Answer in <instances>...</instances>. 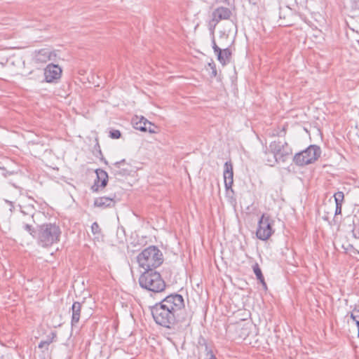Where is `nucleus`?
<instances>
[{
	"label": "nucleus",
	"mask_w": 359,
	"mask_h": 359,
	"mask_svg": "<svg viewBox=\"0 0 359 359\" xmlns=\"http://www.w3.org/2000/svg\"><path fill=\"white\" fill-rule=\"evenodd\" d=\"M125 162H126L125 159H123L120 161H117V162L114 163L113 164V165L121 166L123 163H125Z\"/></svg>",
	"instance_id": "e433bc0d"
},
{
	"label": "nucleus",
	"mask_w": 359,
	"mask_h": 359,
	"mask_svg": "<svg viewBox=\"0 0 359 359\" xmlns=\"http://www.w3.org/2000/svg\"><path fill=\"white\" fill-rule=\"evenodd\" d=\"M350 316L354 321H355V324H356V326L358 328V337L359 338V320L357 319L358 317H359V316Z\"/></svg>",
	"instance_id": "72a5a7b5"
},
{
	"label": "nucleus",
	"mask_w": 359,
	"mask_h": 359,
	"mask_svg": "<svg viewBox=\"0 0 359 359\" xmlns=\"http://www.w3.org/2000/svg\"><path fill=\"white\" fill-rule=\"evenodd\" d=\"M116 194H111L109 196H102L95 199L94 205L102 209L112 208L115 205Z\"/></svg>",
	"instance_id": "9b49d317"
},
{
	"label": "nucleus",
	"mask_w": 359,
	"mask_h": 359,
	"mask_svg": "<svg viewBox=\"0 0 359 359\" xmlns=\"http://www.w3.org/2000/svg\"><path fill=\"white\" fill-rule=\"evenodd\" d=\"M319 147L310 145L305 150L296 154L293 157V162L299 166L309 165L315 162L320 156Z\"/></svg>",
	"instance_id": "423d86ee"
},
{
	"label": "nucleus",
	"mask_w": 359,
	"mask_h": 359,
	"mask_svg": "<svg viewBox=\"0 0 359 359\" xmlns=\"http://www.w3.org/2000/svg\"><path fill=\"white\" fill-rule=\"evenodd\" d=\"M55 55L48 48L39 50L35 55V60L38 63H46L52 60Z\"/></svg>",
	"instance_id": "2eb2a0df"
},
{
	"label": "nucleus",
	"mask_w": 359,
	"mask_h": 359,
	"mask_svg": "<svg viewBox=\"0 0 359 359\" xmlns=\"http://www.w3.org/2000/svg\"><path fill=\"white\" fill-rule=\"evenodd\" d=\"M198 344L202 347H204L205 351L211 348L208 346L207 340L201 335L199 337L198 339Z\"/></svg>",
	"instance_id": "5701e85b"
},
{
	"label": "nucleus",
	"mask_w": 359,
	"mask_h": 359,
	"mask_svg": "<svg viewBox=\"0 0 359 359\" xmlns=\"http://www.w3.org/2000/svg\"><path fill=\"white\" fill-rule=\"evenodd\" d=\"M331 216H332V214L330 215L329 212H327L325 215L323 216V219L327 222H329V224H332L331 222H330V218H331Z\"/></svg>",
	"instance_id": "c9c22d12"
},
{
	"label": "nucleus",
	"mask_w": 359,
	"mask_h": 359,
	"mask_svg": "<svg viewBox=\"0 0 359 359\" xmlns=\"http://www.w3.org/2000/svg\"><path fill=\"white\" fill-rule=\"evenodd\" d=\"M48 342H46L44 340H42L40 341V343L39 344V346L38 347L39 348H45L46 350H48Z\"/></svg>",
	"instance_id": "c756f323"
},
{
	"label": "nucleus",
	"mask_w": 359,
	"mask_h": 359,
	"mask_svg": "<svg viewBox=\"0 0 359 359\" xmlns=\"http://www.w3.org/2000/svg\"><path fill=\"white\" fill-rule=\"evenodd\" d=\"M273 224L274 220L270 215L263 214L258 221V227L256 231L257 238L262 241L268 240L274 233Z\"/></svg>",
	"instance_id": "0eeeda50"
},
{
	"label": "nucleus",
	"mask_w": 359,
	"mask_h": 359,
	"mask_svg": "<svg viewBox=\"0 0 359 359\" xmlns=\"http://www.w3.org/2000/svg\"><path fill=\"white\" fill-rule=\"evenodd\" d=\"M80 316H72V326H76V323L79 321Z\"/></svg>",
	"instance_id": "2f4dec72"
},
{
	"label": "nucleus",
	"mask_w": 359,
	"mask_h": 359,
	"mask_svg": "<svg viewBox=\"0 0 359 359\" xmlns=\"http://www.w3.org/2000/svg\"><path fill=\"white\" fill-rule=\"evenodd\" d=\"M140 285L149 291L160 292L164 290L165 283L159 273L145 271L139 278Z\"/></svg>",
	"instance_id": "20e7f679"
},
{
	"label": "nucleus",
	"mask_w": 359,
	"mask_h": 359,
	"mask_svg": "<svg viewBox=\"0 0 359 359\" xmlns=\"http://www.w3.org/2000/svg\"><path fill=\"white\" fill-rule=\"evenodd\" d=\"M208 66L211 69V73H210V76L212 78L213 77H216L217 75V68H216V65L215 64L212 62H209Z\"/></svg>",
	"instance_id": "393cba45"
},
{
	"label": "nucleus",
	"mask_w": 359,
	"mask_h": 359,
	"mask_svg": "<svg viewBox=\"0 0 359 359\" xmlns=\"http://www.w3.org/2000/svg\"><path fill=\"white\" fill-rule=\"evenodd\" d=\"M217 60L222 65H226L230 62L231 59V50L229 48L221 49L218 53H216Z\"/></svg>",
	"instance_id": "dca6fc26"
},
{
	"label": "nucleus",
	"mask_w": 359,
	"mask_h": 359,
	"mask_svg": "<svg viewBox=\"0 0 359 359\" xmlns=\"http://www.w3.org/2000/svg\"><path fill=\"white\" fill-rule=\"evenodd\" d=\"M231 15L232 12L229 8L219 6L213 11L210 24L215 27L221 20H229Z\"/></svg>",
	"instance_id": "1a4fd4ad"
},
{
	"label": "nucleus",
	"mask_w": 359,
	"mask_h": 359,
	"mask_svg": "<svg viewBox=\"0 0 359 359\" xmlns=\"http://www.w3.org/2000/svg\"><path fill=\"white\" fill-rule=\"evenodd\" d=\"M212 48L214 50L215 53L216 54L221 50V48L217 46L214 38L212 39Z\"/></svg>",
	"instance_id": "473e14b6"
},
{
	"label": "nucleus",
	"mask_w": 359,
	"mask_h": 359,
	"mask_svg": "<svg viewBox=\"0 0 359 359\" xmlns=\"http://www.w3.org/2000/svg\"><path fill=\"white\" fill-rule=\"evenodd\" d=\"M184 307V302L182 296L175 294L166 297L161 302L155 304L151 307V314H158V311L163 309L167 311L168 313H173L181 311Z\"/></svg>",
	"instance_id": "39448f33"
},
{
	"label": "nucleus",
	"mask_w": 359,
	"mask_h": 359,
	"mask_svg": "<svg viewBox=\"0 0 359 359\" xmlns=\"http://www.w3.org/2000/svg\"><path fill=\"white\" fill-rule=\"evenodd\" d=\"M205 357L204 359H217L215 355L213 354L212 348L205 351Z\"/></svg>",
	"instance_id": "c85d7f7f"
},
{
	"label": "nucleus",
	"mask_w": 359,
	"mask_h": 359,
	"mask_svg": "<svg viewBox=\"0 0 359 359\" xmlns=\"http://www.w3.org/2000/svg\"><path fill=\"white\" fill-rule=\"evenodd\" d=\"M341 205L342 204H336L334 215H338L341 213Z\"/></svg>",
	"instance_id": "f704fd0d"
},
{
	"label": "nucleus",
	"mask_w": 359,
	"mask_h": 359,
	"mask_svg": "<svg viewBox=\"0 0 359 359\" xmlns=\"http://www.w3.org/2000/svg\"><path fill=\"white\" fill-rule=\"evenodd\" d=\"M94 149H95L94 152L97 153V154L95 153V155L96 156H102V151H101L100 146L99 144L97 139H96V144H95Z\"/></svg>",
	"instance_id": "cd10ccee"
},
{
	"label": "nucleus",
	"mask_w": 359,
	"mask_h": 359,
	"mask_svg": "<svg viewBox=\"0 0 359 359\" xmlns=\"http://www.w3.org/2000/svg\"><path fill=\"white\" fill-rule=\"evenodd\" d=\"M95 306V302L91 297L85 298L81 302H76L72 304V314H80L81 312L90 314Z\"/></svg>",
	"instance_id": "6e6552de"
},
{
	"label": "nucleus",
	"mask_w": 359,
	"mask_h": 359,
	"mask_svg": "<svg viewBox=\"0 0 359 359\" xmlns=\"http://www.w3.org/2000/svg\"><path fill=\"white\" fill-rule=\"evenodd\" d=\"M121 136V133L118 130H112L109 132V137L112 139H118Z\"/></svg>",
	"instance_id": "bb28decb"
},
{
	"label": "nucleus",
	"mask_w": 359,
	"mask_h": 359,
	"mask_svg": "<svg viewBox=\"0 0 359 359\" xmlns=\"http://www.w3.org/2000/svg\"><path fill=\"white\" fill-rule=\"evenodd\" d=\"M272 155L271 158H266L268 164L271 166L274 165L278 162H285L292 154V149L285 142L273 141L270 143L268 151H265V155L269 156Z\"/></svg>",
	"instance_id": "7ed1b4c3"
},
{
	"label": "nucleus",
	"mask_w": 359,
	"mask_h": 359,
	"mask_svg": "<svg viewBox=\"0 0 359 359\" xmlns=\"http://www.w3.org/2000/svg\"><path fill=\"white\" fill-rule=\"evenodd\" d=\"M224 185L226 189L231 187L233 182V165L231 161L224 163Z\"/></svg>",
	"instance_id": "4468645a"
},
{
	"label": "nucleus",
	"mask_w": 359,
	"mask_h": 359,
	"mask_svg": "<svg viewBox=\"0 0 359 359\" xmlns=\"http://www.w3.org/2000/svg\"><path fill=\"white\" fill-rule=\"evenodd\" d=\"M91 231L94 235L100 234L101 233V229L97 222H95L92 224Z\"/></svg>",
	"instance_id": "a878e982"
},
{
	"label": "nucleus",
	"mask_w": 359,
	"mask_h": 359,
	"mask_svg": "<svg viewBox=\"0 0 359 359\" xmlns=\"http://www.w3.org/2000/svg\"><path fill=\"white\" fill-rule=\"evenodd\" d=\"M97 175V180L95 181L94 185L92 187L93 191H98L99 188H104L108 182L107 172L102 169H97L95 171Z\"/></svg>",
	"instance_id": "ddd939ff"
},
{
	"label": "nucleus",
	"mask_w": 359,
	"mask_h": 359,
	"mask_svg": "<svg viewBox=\"0 0 359 359\" xmlns=\"http://www.w3.org/2000/svg\"><path fill=\"white\" fill-rule=\"evenodd\" d=\"M140 267L145 271H154L163 262L161 251L154 245H151L143 250L137 257Z\"/></svg>",
	"instance_id": "f257e3e1"
},
{
	"label": "nucleus",
	"mask_w": 359,
	"mask_h": 359,
	"mask_svg": "<svg viewBox=\"0 0 359 359\" xmlns=\"http://www.w3.org/2000/svg\"><path fill=\"white\" fill-rule=\"evenodd\" d=\"M111 172L116 177L121 176H125L129 175V172L127 170L121 169V166L113 165L110 167Z\"/></svg>",
	"instance_id": "aec40b11"
},
{
	"label": "nucleus",
	"mask_w": 359,
	"mask_h": 359,
	"mask_svg": "<svg viewBox=\"0 0 359 359\" xmlns=\"http://www.w3.org/2000/svg\"><path fill=\"white\" fill-rule=\"evenodd\" d=\"M31 222H34L33 215L29 217V221L23 220L21 223V227L27 231L34 238H36L37 236V229L35 230Z\"/></svg>",
	"instance_id": "f3484780"
},
{
	"label": "nucleus",
	"mask_w": 359,
	"mask_h": 359,
	"mask_svg": "<svg viewBox=\"0 0 359 359\" xmlns=\"http://www.w3.org/2000/svg\"><path fill=\"white\" fill-rule=\"evenodd\" d=\"M334 201L336 204H342L344 194L342 191H338L334 195Z\"/></svg>",
	"instance_id": "412c9836"
},
{
	"label": "nucleus",
	"mask_w": 359,
	"mask_h": 359,
	"mask_svg": "<svg viewBox=\"0 0 359 359\" xmlns=\"http://www.w3.org/2000/svg\"><path fill=\"white\" fill-rule=\"evenodd\" d=\"M353 229H352L353 235L354 238L359 239V219L357 221H353Z\"/></svg>",
	"instance_id": "4be33fe9"
},
{
	"label": "nucleus",
	"mask_w": 359,
	"mask_h": 359,
	"mask_svg": "<svg viewBox=\"0 0 359 359\" xmlns=\"http://www.w3.org/2000/svg\"><path fill=\"white\" fill-rule=\"evenodd\" d=\"M61 229L55 223H46L38 226L36 239L39 245L48 248L60 241Z\"/></svg>",
	"instance_id": "f03ea898"
},
{
	"label": "nucleus",
	"mask_w": 359,
	"mask_h": 359,
	"mask_svg": "<svg viewBox=\"0 0 359 359\" xmlns=\"http://www.w3.org/2000/svg\"><path fill=\"white\" fill-rule=\"evenodd\" d=\"M226 1H227V0H224V1H223V2H226Z\"/></svg>",
	"instance_id": "4c0bfd02"
},
{
	"label": "nucleus",
	"mask_w": 359,
	"mask_h": 359,
	"mask_svg": "<svg viewBox=\"0 0 359 359\" xmlns=\"http://www.w3.org/2000/svg\"><path fill=\"white\" fill-rule=\"evenodd\" d=\"M156 324L171 329L176 324L175 316H151Z\"/></svg>",
	"instance_id": "f8f14e48"
},
{
	"label": "nucleus",
	"mask_w": 359,
	"mask_h": 359,
	"mask_svg": "<svg viewBox=\"0 0 359 359\" xmlns=\"http://www.w3.org/2000/svg\"><path fill=\"white\" fill-rule=\"evenodd\" d=\"M147 121H148V120L144 117L142 116L139 118L137 116L135 118L133 119V124L135 129L144 132V130H146Z\"/></svg>",
	"instance_id": "6ab92c4d"
},
{
	"label": "nucleus",
	"mask_w": 359,
	"mask_h": 359,
	"mask_svg": "<svg viewBox=\"0 0 359 359\" xmlns=\"http://www.w3.org/2000/svg\"><path fill=\"white\" fill-rule=\"evenodd\" d=\"M50 334L51 336H47L46 339L44 340L45 341L48 342V345H50L53 342L54 337H56V334L54 332H51Z\"/></svg>",
	"instance_id": "7c9ffc66"
},
{
	"label": "nucleus",
	"mask_w": 359,
	"mask_h": 359,
	"mask_svg": "<svg viewBox=\"0 0 359 359\" xmlns=\"http://www.w3.org/2000/svg\"><path fill=\"white\" fill-rule=\"evenodd\" d=\"M147 124V126H146V130H144V132H149V133H156V129L157 128V127L153 124L150 121H147L146 123Z\"/></svg>",
	"instance_id": "b1692460"
},
{
	"label": "nucleus",
	"mask_w": 359,
	"mask_h": 359,
	"mask_svg": "<svg viewBox=\"0 0 359 359\" xmlns=\"http://www.w3.org/2000/svg\"><path fill=\"white\" fill-rule=\"evenodd\" d=\"M359 318V317H358Z\"/></svg>",
	"instance_id": "58836bf2"
},
{
	"label": "nucleus",
	"mask_w": 359,
	"mask_h": 359,
	"mask_svg": "<svg viewBox=\"0 0 359 359\" xmlns=\"http://www.w3.org/2000/svg\"><path fill=\"white\" fill-rule=\"evenodd\" d=\"M62 74L61 68L56 65L49 64L44 69L45 81L47 83H53L57 81Z\"/></svg>",
	"instance_id": "9d476101"
},
{
	"label": "nucleus",
	"mask_w": 359,
	"mask_h": 359,
	"mask_svg": "<svg viewBox=\"0 0 359 359\" xmlns=\"http://www.w3.org/2000/svg\"><path fill=\"white\" fill-rule=\"evenodd\" d=\"M253 271L257 277V279L259 281V283L262 284L263 288L264 290H267V285L265 282L264 277L262 274V270L257 263H255L252 266Z\"/></svg>",
	"instance_id": "a211bd4d"
}]
</instances>
